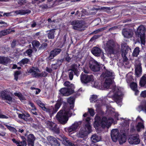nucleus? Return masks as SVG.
Wrapping results in <instances>:
<instances>
[{
	"label": "nucleus",
	"mask_w": 146,
	"mask_h": 146,
	"mask_svg": "<svg viewBox=\"0 0 146 146\" xmlns=\"http://www.w3.org/2000/svg\"><path fill=\"white\" fill-rule=\"evenodd\" d=\"M103 31L102 29V28L99 29H98V30L95 31L94 32V33L95 34L98 33V32H101Z\"/></svg>",
	"instance_id": "nucleus-63"
},
{
	"label": "nucleus",
	"mask_w": 146,
	"mask_h": 146,
	"mask_svg": "<svg viewBox=\"0 0 146 146\" xmlns=\"http://www.w3.org/2000/svg\"><path fill=\"white\" fill-rule=\"evenodd\" d=\"M126 81L127 83H129L130 82L133 81V78L132 76L131 75H127L126 76Z\"/></svg>",
	"instance_id": "nucleus-43"
},
{
	"label": "nucleus",
	"mask_w": 146,
	"mask_h": 146,
	"mask_svg": "<svg viewBox=\"0 0 146 146\" xmlns=\"http://www.w3.org/2000/svg\"><path fill=\"white\" fill-rule=\"evenodd\" d=\"M80 80L84 84H87L91 82H93L96 84V82H94V76L92 75L82 74L80 76Z\"/></svg>",
	"instance_id": "nucleus-9"
},
{
	"label": "nucleus",
	"mask_w": 146,
	"mask_h": 146,
	"mask_svg": "<svg viewBox=\"0 0 146 146\" xmlns=\"http://www.w3.org/2000/svg\"><path fill=\"white\" fill-rule=\"evenodd\" d=\"M5 125L7 127V128L9 130L11 131H12L15 133H16L17 131V130L14 127H11L10 126H9L6 124Z\"/></svg>",
	"instance_id": "nucleus-41"
},
{
	"label": "nucleus",
	"mask_w": 146,
	"mask_h": 146,
	"mask_svg": "<svg viewBox=\"0 0 146 146\" xmlns=\"http://www.w3.org/2000/svg\"><path fill=\"white\" fill-rule=\"evenodd\" d=\"M122 92L116 86H113L111 91L108 95V96L112 98L117 104L121 102L122 99Z\"/></svg>",
	"instance_id": "nucleus-3"
},
{
	"label": "nucleus",
	"mask_w": 146,
	"mask_h": 146,
	"mask_svg": "<svg viewBox=\"0 0 146 146\" xmlns=\"http://www.w3.org/2000/svg\"><path fill=\"white\" fill-rule=\"evenodd\" d=\"M116 43L113 40H110L104 44V49L108 56L115 53Z\"/></svg>",
	"instance_id": "nucleus-4"
},
{
	"label": "nucleus",
	"mask_w": 146,
	"mask_h": 146,
	"mask_svg": "<svg viewBox=\"0 0 146 146\" xmlns=\"http://www.w3.org/2000/svg\"><path fill=\"white\" fill-rule=\"evenodd\" d=\"M35 138L33 134H29L27 137V141L29 146H34Z\"/></svg>",
	"instance_id": "nucleus-22"
},
{
	"label": "nucleus",
	"mask_w": 146,
	"mask_h": 146,
	"mask_svg": "<svg viewBox=\"0 0 146 146\" xmlns=\"http://www.w3.org/2000/svg\"><path fill=\"white\" fill-rule=\"evenodd\" d=\"M122 32L124 37L127 38H129L132 37L133 34L132 30L128 28L123 29Z\"/></svg>",
	"instance_id": "nucleus-16"
},
{
	"label": "nucleus",
	"mask_w": 146,
	"mask_h": 146,
	"mask_svg": "<svg viewBox=\"0 0 146 146\" xmlns=\"http://www.w3.org/2000/svg\"><path fill=\"white\" fill-rule=\"evenodd\" d=\"M14 95L18 97L20 100H22L23 98L21 94L20 93H15L14 94Z\"/></svg>",
	"instance_id": "nucleus-54"
},
{
	"label": "nucleus",
	"mask_w": 146,
	"mask_h": 146,
	"mask_svg": "<svg viewBox=\"0 0 146 146\" xmlns=\"http://www.w3.org/2000/svg\"><path fill=\"white\" fill-rule=\"evenodd\" d=\"M87 125V130H86L85 128H82L80 129L78 133V136L81 138H83L87 135L90 132V128L89 125Z\"/></svg>",
	"instance_id": "nucleus-15"
},
{
	"label": "nucleus",
	"mask_w": 146,
	"mask_h": 146,
	"mask_svg": "<svg viewBox=\"0 0 146 146\" xmlns=\"http://www.w3.org/2000/svg\"><path fill=\"white\" fill-rule=\"evenodd\" d=\"M29 59L27 58L23 59L19 63L21 66H22L25 64H27L29 62Z\"/></svg>",
	"instance_id": "nucleus-36"
},
{
	"label": "nucleus",
	"mask_w": 146,
	"mask_h": 146,
	"mask_svg": "<svg viewBox=\"0 0 146 146\" xmlns=\"http://www.w3.org/2000/svg\"><path fill=\"white\" fill-rule=\"evenodd\" d=\"M62 139V143L64 145L67 146H76L75 144L72 143L65 136H63Z\"/></svg>",
	"instance_id": "nucleus-26"
},
{
	"label": "nucleus",
	"mask_w": 146,
	"mask_h": 146,
	"mask_svg": "<svg viewBox=\"0 0 146 146\" xmlns=\"http://www.w3.org/2000/svg\"><path fill=\"white\" fill-rule=\"evenodd\" d=\"M28 72L31 73L32 76L35 77H46L47 74L45 72L40 73V71L38 68H32L27 70Z\"/></svg>",
	"instance_id": "nucleus-8"
},
{
	"label": "nucleus",
	"mask_w": 146,
	"mask_h": 146,
	"mask_svg": "<svg viewBox=\"0 0 146 146\" xmlns=\"http://www.w3.org/2000/svg\"><path fill=\"white\" fill-rule=\"evenodd\" d=\"M91 138L92 142L96 143L100 140L101 137L100 136L98 135L95 134L92 135Z\"/></svg>",
	"instance_id": "nucleus-28"
},
{
	"label": "nucleus",
	"mask_w": 146,
	"mask_h": 146,
	"mask_svg": "<svg viewBox=\"0 0 146 146\" xmlns=\"http://www.w3.org/2000/svg\"><path fill=\"white\" fill-rule=\"evenodd\" d=\"M144 128V126L143 124L141 122H139L136 126L137 131L138 132L140 131L141 129H143Z\"/></svg>",
	"instance_id": "nucleus-38"
},
{
	"label": "nucleus",
	"mask_w": 146,
	"mask_h": 146,
	"mask_svg": "<svg viewBox=\"0 0 146 146\" xmlns=\"http://www.w3.org/2000/svg\"><path fill=\"white\" fill-rule=\"evenodd\" d=\"M46 127L49 128L50 129L53 126L55 125V123L50 121H48L46 123Z\"/></svg>",
	"instance_id": "nucleus-40"
},
{
	"label": "nucleus",
	"mask_w": 146,
	"mask_h": 146,
	"mask_svg": "<svg viewBox=\"0 0 146 146\" xmlns=\"http://www.w3.org/2000/svg\"><path fill=\"white\" fill-rule=\"evenodd\" d=\"M70 72H69V77L70 79L71 80L73 79L74 72L72 70H70Z\"/></svg>",
	"instance_id": "nucleus-50"
},
{
	"label": "nucleus",
	"mask_w": 146,
	"mask_h": 146,
	"mask_svg": "<svg viewBox=\"0 0 146 146\" xmlns=\"http://www.w3.org/2000/svg\"><path fill=\"white\" fill-rule=\"evenodd\" d=\"M139 83L142 87L144 86L146 84V74L144 75L141 78Z\"/></svg>",
	"instance_id": "nucleus-31"
},
{
	"label": "nucleus",
	"mask_w": 146,
	"mask_h": 146,
	"mask_svg": "<svg viewBox=\"0 0 146 146\" xmlns=\"http://www.w3.org/2000/svg\"><path fill=\"white\" fill-rule=\"evenodd\" d=\"M47 139L52 146H59L60 143L54 137L48 136L47 137Z\"/></svg>",
	"instance_id": "nucleus-20"
},
{
	"label": "nucleus",
	"mask_w": 146,
	"mask_h": 146,
	"mask_svg": "<svg viewBox=\"0 0 146 146\" xmlns=\"http://www.w3.org/2000/svg\"><path fill=\"white\" fill-rule=\"evenodd\" d=\"M98 35H95L94 36L92 37L90 40V41H93V40L95 39L98 38Z\"/></svg>",
	"instance_id": "nucleus-58"
},
{
	"label": "nucleus",
	"mask_w": 146,
	"mask_h": 146,
	"mask_svg": "<svg viewBox=\"0 0 146 146\" xmlns=\"http://www.w3.org/2000/svg\"><path fill=\"white\" fill-rule=\"evenodd\" d=\"M80 66L78 64V66L76 64H74L71 66V68L69 70V71L72 70L74 72L75 74L78 76L79 74V72L78 70V68Z\"/></svg>",
	"instance_id": "nucleus-25"
},
{
	"label": "nucleus",
	"mask_w": 146,
	"mask_h": 146,
	"mask_svg": "<svg viewBox=\"0 0 146 146\" xmlns=\"http://www.w3.org/2000/svg\"><path fill=\"white\" fill-rule=\"evenodd\" d=\"M128 141L131 144H138L140 142L139 135L138 134H136L129 135Z\"/></svg>",
	"instance_id": "nucleus-12"
},
{
	"label": "nucleus",
	"mask_w": 146,
	"mask_h": 146,
	"mask_svg": "<svg viewBox=\"0 0 146 146\" xmlns=\"http://www.w3.org/2000/svg\"><path fill=\"white\" fill-rule=\"evenodd\" d=\"M98 97L97 95H93L91 97L90 100L91 102H93Z\"/></svg>",
	"instance_id": "nucleus-52"
},
{
	"label": "nucleus",
	"mask_w": 146,
	"mask_h": 146,
	"mask_svg": "<svg viewBox=\"0 0 146 146\" xmlns=\"http://www.w3.org/2000/svg\"><path fill=\"white\" fill-rule=\"evenodd\" d=\"M26 141H22L21 142L19 141L17 146H26Z\"/></svg>",
	"instance_id": "nucleus-46"
},
{
	"label": "nucleus",
	"mask_w": 146,
	"mask_h": 146,
	"mask_svg": "<svg viewBox=\"0 0 146 146\" xmlns=\"http://www.w3.org/2000/svg\"><path fill=\"white\" fill-rule=\"evenodd\" d=\"M59 66V65L57 63L53 64L52 65V68L54 69H56Z\"/></svg>",
	"instance_id": "nucleus-56"
},
{
	"label": "nucleus",
	"mask_w": 146,
	"mask_h": 146,
	"mask_svg": "<svg viewBox=\"0 0 146 146\" xmlns=\"http://www.w3.org/2000/svg\"><path fill=\"white\" fill-rule=\"evenodd\" d=\"M110 113L111 114L112 116H114L115 117H117L119 115L117 113L114 112L113 110L110 111Z\"/></svg>",
	"instance_id": "nucleus-53"
},
{
	"label": "nucleus",
	"mask_w": 146,
	"mask_h": 146,
	"mask_svg": "<svg viewBox=\"0 0 146 146\" xmlns=\"http://www.w3.org/2000/svg\"><path fill=\"white\" fill-rule=\"evenodd\" d=\"M139 47H137L134 49L133 54L132 55L133 56L137 57L138 55L139 52Z\"/></svg>",
	"instance_id": "nucleus-35"
},
{
	"label": "nucleus",
	"mask_w": 146,
	"mask_h": 146,
	"mask_svg": "<svg viewBox=\"0 0 146 146\" xmlns=\"http://www.w3.org/2000/svg\"><path fill=\"white\" fill-rule=\"evenodd\" d=\"M62 51V49L56 48L50 51L49 53V56L48 58L49 60L52 59L55 56L59 54Z\"/></svg>",
	"instance_id": "nucleus-17"
},
{
	"label": "nucleus",
	"mask_w": 146,
	"mask_h": 146,
	"mask_svg": "<svg viewBox=\"0 0 146 146\" xmlns=\"http://www.w3.org/2000/svg\"><path fill=\"white\" fill-rule=\"evenodd\" d=\"M75 99L73 97L68 99V102L70 104V109H66L64 110H60L56 115L57 120L62 124H66L68 119V117H70L74 112L73 108L74 107Z\"/></svg>",
	"instance_id": "nucleus-1"
},
{
	"label": "nucleus",
	"mask_w": 146,
	"mask_h": 146,
	"mask_svg": "<svg viewBox=\"0 0 146 146\" xmlns=\"http://www.w3.org/2000/svg\"><path fill=\"white\" fill-rule=\"evenodd\" d=\"M62 100L61 99H59L57 102L56 104L55 105V108L53 110L49 108H47L45 107V104L43 103H42L39 106L42 109L47 112H48L50 114H53L55 113L60 108L62 103Z\"/></svg>",
	"instance_id": "nucleus-5"
},
{
	"label": "nucleus",
	"mask_w": 146,
	"mask_h": 146,
	"mask_svg": "<svg viewBox=\"0 0 146 146\" xmlns=\"http://www.w3.org/2000/svg\"><path fill=\"white\" fill-rule=\"evenodd\" d=\"M32 43L33 46H35L37 47H39L40 44L39 42L36 40L33 41Z\"/></svg>",
	"instance_id": "nucleus-47"
},
{
	"label": "nucleus",
	"mask_w": 146,
	"mask_h": 146,
	"mask_svg": "<svg viewBox=\"0 0 146 146\" xmlns=\"http://www.w3.org/2000/svg\"><path fill=\"white\" fill-rule=\"evenodd\" d=\"M72 26V28L74 30L82 31L85 29V25L82 21L79 20H75L70 22Z\"/></svg>",
	"instance_id": "nucleus-7"
},
{
	"label": "nucleus",
	"mask_w": 146,
	"mask_h": 146,
	"mask_svg": "<svg viewBox=\"0 0 146 146\" xmlns=\"http://www.w3.org/2000/svg\"><path fill=\"white\" fill-rule=\"evenodd\" d=\"M141 96L143 97H146V90L142 92L141 94Z\"/></svg>",
	"instance_id": "nucleus-57"
},
{
	"label": "nucleus",
	"mask_w": 146,
	"mask_h": 146,
	"mask_svg": "<svg viewBox=\"0 0 146 146\" xmlns=\"http://www.w3.org/2000/svg\"><path fill=\"white\" fill-rule=\"evenodd\" d=\"M21 74L20 71L18 70L16 71L14 74L15 79L16 81L17 80L18 76Z\"/></svg>",
	"instance_id": "nucleus-48"
},
{
	"label": "nucleus",
	"mask_w": 146,
	"mask_h": 146,
	"mask_svg": "<svg viewBox=\"0 0 146 146\" xmlns=\"http://www.w3.org/2000/svg\"><path fill=\"white\" fill-rule=\"evenodd\" d=\"M70 83L69 82H66L64 84V86H70Z\"/></svg>",
	"instance_id": "nucleus-62"
},
{
	"label": "nucleus",
	"mask_w": 146,
	"mask_h": 146,
	"mask_svg": "<svg viewBox=\"0 0 146 146\" xmlns=\"http://www.w3.org/2000/svg\"><path fill=\"white\" fill-rule=\"evenodd\" d=\"M114 73L106 69H105L101 75L102 78L106 79L113 80L115 78Z\"/></svg>",
	"instance_id": "nucleus-13"
},
{
	"label": "nucleus",
	"mask_w": 146,
	"mask_h": 146,
	"mask_svg": "<svg viewBox=\"0 0 146 146\" xmlns=\"http://www.w3.org/2000/svg\"><path fill=\"white\" fill-rule=\"evenodd\" d=\"M130 87L133 90H135L137 89V84L135 82H132L130 84Z\"/></svg>",
	"instance_id": "nucleus-44"
},
{
	"label": "nucleus",
	"mask_w": 146,
	"mask_h": 146,
	"mask_svg": "<svg viewBox=\"0 0 146 146\" xmlns=\"http://www.w3.org/2000/svg\"><path fill=\"white\" fill-rule=\"evenodd\" d=\"M2 36L7 35L10 33L11 31L9 29H7L1 31Z\"/></svg>",
	"instance_id": "nucleus-42"
},
{
	"label": "nucleus",
	"mask_w": 146,
	"mask_h": 146,
	"mask_svg": "<svg viewBox=\"0 0 146 146\" xmlns=\"http://www.w3.org/2000/svg\"><path fill=\"white\" fill-rule=\"evenodd\" d=\"M52 131L57 133H58L59 132V128L57 127V125L55 124L54 126H53L50 129Z\"/></svg>",
	"instance_id": "nucleus-39"
},
{
	"label": "nucleus",
	"mask_w": 146,
	"mask_h": 146,
	"mask_svg": "<svg viewBox=\"0 0 146 146\" xmlns=\"http://www.w3.org/2000/svg\"><path fill=\"white\" fill-rule=\"evenodd\" d=\"M32 50L31 49H29L27 50L26 51V53H27L28 55H30L32 52Z\"/></svg>",
	"instance_id": "nucleus-59"
},
{
	"label": "nucleus",
	"mask_w": 146,
	"mask_h": 146,
	"mask_svg": "<svg viewBox=\"0 0 146 146\" xmlns=\"http://www.w3.org/2000/svg\"><path fill=\"white\" fill-rule=\"evenodd\" d=\"M47 46V44L46 43H43L41 46L39 48L40 49H46Z\"/></svg>",
	"instance_id": "nucleus-51"
},
{
	"label": "nucleus",
	"mask_w": 146,
	"mask_h": 146,
	"mask_svg": "<svg viewBox=\"0 0 146 146\" xmlns=\"http://www.w3.org/2000/svg\"><path fill=\"white\" fill-rule=\"evenodd\" d=\"M25 3V0H18V3L21 5H22Z\"/></svg>",
	"instance_id": "nucleus-61"
},
{
	"label": "nucleus",
	"mask_w": 146,
	"mask_h": 146,
	"mask_svg": "<svg viewBox=\"0 0 146 146\" xmlns=\"http://www.w3.org/2000/svg\"><path fill=\"white\" fill-rule=\"evenodd\" d=\"M92 52L93 55L97 56H99L102 54L101 50L98 47H94L92 50Z\"/></svg>",
	"instance_id": "nucleus-24"
},
{
	"label": "nucleus",
	"mask_w": 146,
	"mask_h": 146,
	"mask_svg": "<svg viewBox=\"0 0 146 146\" xmlns=\"http://www.w3.org/2000/svg\"><path fill=\"white\" fill-rule=\"evenodd\" d=\"M88 111L90 113V115L92 116H93L95 113L94 110L92 108H88Z\"/></svg>",
	"instance_id": "nucleus-49"
},
{
	"label": "nucleus",
	"mask_w": 146,
	"mask_h": 146,
	"mask_svg": "<svg viewBox=\"0 0 146 146\" xmlns=\"http://www.w3.org/2000/svg\"><path fill=\"white\" fill-rule=\"evenodd\" d=\"M17 41L16 40H14L11 44L12 48H14L15 47Z\"/></svg>",
	"instance_id": "nucleus-55"
},
{
	"label": "nucleus",
	"mask_w": 146,
	"mask_h": 146,
	"mask_svg": "<svg viewBox=\"0 0 146 146\" xmlns=\"http://www.w3.org/2000/svg\"><path fill=\"white\" fill-rule=\"evenodd\" d=\"M10 61L9 59L4 57H0V63L4 64H7Z\"/></svg>",
	"instance_id": "nucleus-32"
},
{
	"label": "nucleus",
	"mask_w": 146,
	"mask_h": 146,
	"mask_svg": "<svg viewBox=\"0 0 146 146\" xmlns=\"http://www.w3.org/2000/svg\"><path fill=\"white\" fill-rule=\"evenodd\" d=\"M48 2L47 3V5H49V6L50 7L53 6L54 5H56L58 4V3H56L55 1H56L55 0L54 1H53V0H47Z\"/></svg>",
	"instance_id": "nucleus-37"
},
{
	"label": "nucleus",
	"mask_w": 146,
	"mask_h": 146,
	"mask_svg": "<svg viewBox=\"0 0 146 146\" xmlns=\"http://www.w3.org/2000/svg\"><path fill=\"white\" fill-rule=\"evenodd\" d=\"M118 28L117 26H114L109 29L108 31H110L112 30H114Z\"/></svg>",
	"instance_id": "nucleus-60"
},
{
	"label": "nucleus",
	"mask_w": 146,
	"mask_h": 146,
	"mask_svg": "<svg viewBox=\"0 0 146 146\" xmlns=\"http://www.w3.org/2000/svg\"><path fill=\"white\" fill-rule=\"evenodd\" d=\"M128 51V47L126 43L123 42L121 44L120 53L123 58L124 64L127 65L129 63L128 59L126 55Z\"/></svg>",
	"instance_id": "nucleus-6"
},
{
	"label": "nucleus",
	"mask_w": 146,
	"mask_h": 146,
	"mask_svg": "<svg viewBox=\"0 0 146 146\" xmlns=\"http://www.w3.org/2000/svg\"><path fill=\"white\" fill-rule=\"evenodd\" d=\"M119 135V131L117 129H114L111 130V136L113 141L116 142L117 141Z\"/></svg>",
	"instance_id": "nucleus-21"
},
{
	"label": "nucleus",
	"mask_w": 146,
	"mask_h": 146,
	"mask_svg": "<svg viewBox=\"0 0 146 146\" xmlns=\"http://www.w3.org/2000/svg\"><path fill=\"white\" fill-rule=\"evenodd\" d=\"M135 71L137 75L139 76L142 72L141 63L139 60H137L135 62Z\"/></svg>",
	"instance_id": "nucleus-18"
},
{
	"label": "nucleus",
	"mask_w": 146,
	"mask_h": 146,
	"mask_svg": "<svg viewBox=\"0 0 146 146\" xmlns=\"http://www.w3.org/2000/svg\"><path fill=\"white\" fill-rule=\"evenodd\" d=\"M31 13V11L29 9L20 10L15 11V13L17 14L24 15L26 14H29Z\"/></svg>",
	"instance_id": "nucleus-27"
},
{
	"label": "nucleus",
	"mask_w": 146,
	"mask_h": 146,
	"mask_svg": "<svg viewBox=\"0 0 146 146\" xmlns=\"http://www.w3.org/2000/svg\"><path fill=\"white\" fill-rule=\"evenodd\" d=\"M89 65L93 71L96 72L100 70V65L99 63L93 59H92L90 61Z\"/></svg>",
	"instance_id": "nucleus-10"
},
{
	"label": "nucleus",
	"mask_w": 146,
	"mask_h": 146,
	"mask_svg": "<svg viewBox=\"0 0 146 146\" xmlns=\"http://www.w3.org/2000/svg\"><path fill=\"white\" fill-rule=\"evenodd\" d=\"M74 91L70 88H62L59 90V92L63 96H68L73 93Z\"/></svg>",
	"instance_id": "nucleus-19"
},
{
	"label": "nucleus",
	"mask_w": 146,
	"mask_h": 146,
	"mask_svg": "<svg viewBox=\"0 0 146 146\" xmlns=\"http://www.w3.org/2000/svg\"><path fill=\"white\" fill-rule=\"evenodd\" d=\"M145 32V27L141 25L139 27L137 31L135 32L136 36L140 37L142 43L144 41Z\"/></svg>",
	"instance_id": "nucleus-11"
},
{
	"label": "nucleus",
	"mask_w": 146,
	"mask_h": 146,
	"mask_svg": "<svg viewBox=\"0 0 146 146\" xmlns=\"http://www.w3.org/2000/svg\"><path fill=\"white\" fill-rule=\"evenodd\" d=\"M0 118H8V117L5 115H2V114H0Z\"/></svg>",
	"instance_id": "nucleus-64"
},
{
	"label": "nucleus",
	"mask_w": 146,
	"mask_h": 146,
	"mask_svg": "<svg viewBox=\"0 0 146 146\" xmlns=\"http://www.w3.org/2000/svg\"><path fill=\"white\" fill-rule=\"evenodd\" d=\"M56 29H54L47 31V32H49L48 34V37L49 39H53L54 38V33L55 32V30Z\"/></svg>",
	"instance_id": "nucleus-30"
},
{
	"label": "nucleus",
	"mask_w": 146,
	"mask_h": 146,
	"mask_svg": "<svg viewBox=\"0 0 146 146\" xmlns=\"http://www.w3.org/2000/svg\"><path fill=\"white\" fill-rule=\"evenodd\" d=\"M142 104V105L139 106V111H140L143 110L146 112V102L143 103Z\"/></svg>",
	"instance_id": "nucleus-34"
},
{
	"label": "nucleus",
	"mask_w": 146,
	"mask_h": 146,
	"mask_svg": "<svg viewBox=\"0 0 146 146\" xmlns=\"http://www.w3.org/2000/svg\"><path fill=\"white\" fill-rule=\"evenodd\" d=\"M1 96L2 99L7 101L6 102L8 104H10V103L12 102V98L9 95L7 94L6 91L1 92Z\"/></svg>",
	"instance_id": "nucleus-14"
},
{
	"label": "nucleus",
	"mask_w": 146,
	"mask_h": 146,
	"mask_svg": "<svg viewBox=\"0 0 146 146\" xmlns=\"http://www.w3.org/2000/svg\"><path fill=\"white\" fill-rule=\"evenodd\" d=\"M113 80L111 79H106L104 84V88L106 89L109 88L110 85L112 84Z\"/></svg>",
	"instance_id": "nucleus-29"
},
{
	"label": "nucleus",
	"mask_w": 146,
	"mask_h": 146,
	"mask_svg": "<svg viewBox=\"0 0 146 146\" xmlns=\"http://www.w3.org/2000/svg\"><path fill=\"white\" fill-rule=\"evenodd\" d=\"M112 8H111L110 7H101L100 8H96V10H98L99 9H102L106 11H110L112 9Z\"/></svg>",
	"instance_id": "nucleus-45"
},
{
	"label": "nucleus",
	"mask_w": 146,
	"mask_h": 146,
	"mask_svg": "<svg viewBox=\"0 0 146 146\" xmlns=\"http://www.w3.org/2000/svg\"><path fill=\"white\" fill-rule=\"evenodd\" d=\"M81 124L80 121L75 122L71 126L68 128V131L69 132H71L76 130Z\"/></svg>",
	"instance_id": "nucleus-23"
},
{
	"label": "nucleus",
	"mask_w": 146,
	"mask_h": 146,
	"mask_svg": "<svg viewBox=\"0 0 146 146\" xmlns=\"http://www.w3.org/2000/svg\"><path fill=\"white\" fill-rule=\"evenodd\" d=\"M118 141L120 144H122L126 142V137L124 133L121 135L120 138L118 139Z\"/></svg>",
	"instance_id": "nucleus-33"
},
{
	"label": "nucleus",
	"mask_w": 146,
	"mask_h": 146,
	"mask_svg": "<svg viewBox=\"0 0 146 146\" xmlns=\"http://www.w3.org/2000/svg\"><path fill=\"white\" fill-rule=\"evenodd\" d=\"M113 121V119L111 117H109L107 119L106 117H103L102 120L100 117L96 116L95 118L94 126L96 128L101 127L104 128L106 127L108 128Z\"/></svg>",
	"instance_id": "nucleus-2"
}]
</instances>
